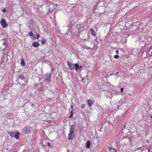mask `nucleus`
<instances>
[{
  "label": "nucleus",
  "mask_w": 152,
  "mask_h": 152,
  "mask_svg": "<svg viewBox=\"0 0 152 152\" xmlns=\"http://www.w3.org/2000/svg\"><path fill=\"white\" fill-rule=\"evenodd\" d=\"M71 107L72 108H73V106H72V105H71Z\"/></svg>",
  "instance_id": "30"
},
{
  "label": "nucleus",
  "mask_w": 152,
  "mask_h": 152,
  "mask_svg": "<svg viewBox=\"0 0 152 152\" xmlns=\"http://www.w3.org/2000/svg\"><path fill=\"white\" fill-rule=\"evenodd\" d=\"M47 144L49 146H50L51 145V144L50 143H48Z\"/></svg>",
  "instance_id": "25"
},
{
  "label": "nucleus",
  "mask_w": 152,
  "mask_h": 152,
  "mask_svg": "<svg viewBox=\"0 0 152 152\" xmlns=\"http://www.w3.org/2000/svg\"><path fill=\"white\" fill-rule=\"evenodd\" d=\"M83 68V67L82 66H80V68Z\"/></svg>",
  "instance_id": "29"
},
{
  "label": "nucleus",
  "mask_w": 152,
  "mask_h": 152,
  "mask_svg": "<svg viewBox=\"0 0 152 152\" xmlns=\"http://www.w3.org/2000/svg\"><path fill=\"white\" fill-rule=\"evenodd\" d=\"M123 91H124V88H121V92H123Z\"/></svg>",
  "instance_id": "21"
},
{
  "label": "nucleus",
  "mask_w": 152,
  "mask_h": 152,
  "mask_svg": "<svg viewBox=\"0 0 152 152\" xmlns=\"http://www.w3.org/2000/svg\"><path fill=\"white\" fill-rule=\"evenodd\" d=\"M0 23L3 28H4L7 27L8 26V24L6 23L5 20L4 18L1 19Z\"/></svg>",
  "instance_id": "2"
},
{
  "label": "nucleus",
  "mask_w": 152,
  "mask_h": 152,
  "mask_svg": "<svg viewBox=\"0 0 152 152\" xmlns=\"http://www.w3.org/2000/svg\"><path fill=\"white\" fill-rule=\"evenodd\" d=\"M118 72H117L116 73V74H118Z\"/></svg>",
  "instance_id": "33"
},
{
  "label": "nucleus",
  "mask_w": 152,
  "mask_h": 152,
  "mask_svg": "<svg viewBox=\"0 0 152 152\" xmlns=\"http://www.w3.org/2000/svg\"><path fill=\"white\" fill-rule=\"evenodd\" d=\"M75 126L73 125L71 126L69 130V133L68 134V138L69 140H71L73 139L74 135V130Z\"/></svg>",
  "instance_id": "1"
},
{
  "label": "nucleus",
  "mask_w": 152,
  "mask_h": 152,
  "mask_svg": "<svg viewBox=\"0 0 152 152\" xmlns=\"http://www.w3.org/2000/svg\"><path fill=\"white\" fill-rule=\"evenodd\" d=\"M19 132H17L15 136V138L16 139H19Z\"/></svg>",
  "instance_id": "14"
},
{
  "label": "nucleus",
  "mask_w": 152,
  "mask_h": 152,
  "mask_svg": "<svg viewBox=\"0 0 152 152\" xmlns=\"http://www.w3.org/2000/svg\"><path fill=\"white\" fill-rule=\"evenodd\" d=\"M21 64L23 66H26V64L25 62L22 58L21 59Z\"/></svg>",
  "instance_id": "11"
},
{
  "label": "nucleus",
  "mask_w": 152,
  "mask_h": 152,
  "mask_svg": "<svg viewBox=\"0 0 152 152\" xmlns=\"http://www.w3.org/2000/svg\"><path fill=\"white\" fill-rule=\"evenodd\" d=\"M148 152H151V151H150V149H148Z\"/></svg>",
  "instance_id": "26"
},
{
  "label": "nucleus",
  "mask_w": 152,
  "mask_h": 152,
  "mask_svg": "<svg viewBox=\"0 0 152 152\" xmlns=\"http://www.w3.org/2000/svg\"><path fill=\"white\" fill-rule=\"evenodd\" d=\"M151 119H152V115H151Z\"/></svg>",
  "instance_id": "32"
},
{
  "label": "nucleus",
  "mask_w": 152,
  "mask_h": 152,
  "mask_svg": "<svg viewBox=\"0 0 152 152\" xmlns=\"http://www.w3.org/2000/svg\"><path fill=\"white\" fill-rule=\"evenodd\" d=\"M151 56H152V52H151Z\"/></svg>",
  "instance_id": "31"
},
{
  "label": "nucleus",
  "mask_w": 152,
  "mask_h": 152,
  "mask_svg": "<svg viewBox=\"0 0 152 152\" xmlns=\"http://www.w3.org/2000/svg\"><path fill=\"white\" fill-rule=\"evenodd\" d=\"M46 80H48V81H50V79H49V78H47L46 79Z\"/></svg>",
  "instance_id": "27"
},
{
  "label": "nucleus",
  "mask_w": 152,
  "mask_h": 152,
  "mask_svg": "<svg viewBox=\"0 0 152 152\" xmlns=\"http://www.w3.org/2000/svg\"><path fill=\"white\" fill-rule=\"evenodd\" d=\"M75 70L77 71V70H79L80 69V66L77 63L75 64Z\"/></svg>",
  "instance_id": "10"
},
{
  "label": "nucleus",
  "mask_w": 152,
  "mask_h": 152,
  "mask_svg": "<svg viewBox=\"0 0 152 152\" xmlns=\"http://www.w3.org/2000/svg\"><path fill=\"white\" fill-rule=\"evenodd\" d=\"M23 131L25 132L28 133L30 131V129L28 127H26L24 128Z\"/></svg>",
  "instance_id": "8"
},
{
  "label": "nucleus",
  "mask_w": 152,
  "mask_h": 152,
  "mask_svg": "<svg viewBox=\"0 0 152 152\" xmlns=\"http://www.w3.org/2000/svg\"><path fill=\"white\" fill-rule=\"evenodd\" d=\"M2 11L3 12H6V10L5 9V8H4V9H3L2 10Z\"/></svg>",
  "instance_id": "20"
},
{
  "label": "nucleus",
  "mask_w": 152,
  "mask_h": 152,
  "mask_svg": "<svg viewBox=\"0 0 152 152\" xmlns=\"http://www.w3.org/2000/svg\"><path fill=\"white\" fill-rule=\"evenodd\" d=\"M27 27H28L29 28L30 27V25H27Z\"/></svg>",
  "instance_id": "28"
},
{
  "label": "nucleus",
  "mask_w": 152,
  "mask_h": 152,
  "mask_svg": "<svg viewBox=\"0 0 152 152\" xmlns=\"http://www.w3.org/2000/svg\"><path fill=\"white\" fill-rule=\"evenodd\" d=\"M4 40V39H3L2 40Z\"/></svg>",
  "instance_id": "34"
},
{
  "label": "nucleus",
  "mask_w": 152,
  "mask_h": 152,
  "mask_svg": "<svg viewBox=\"0 0 152 152\" xmlns=\"http://www.w3.org/2000/svg\"><path fill=\"white\" fill-rule=\"evenodd\" d=\"M88 103L90 106H91L92 104V101L91 99H88Z\"/></svg>",
  "instance_id": "12"
},
{
  "label": "nucleus",
  "mask_w": 152,
  "mask_h": 152,
  "mask_svg": "<svg viewBox=\"0 0 152 152\" xmlns=\"http://www.w3.org/2000/svg\"><path fill=\"white\" fill-rule=\"evenodd\" d=\"M90 142L89 140L87 141L86 143V145L87 147L88 148H90Z\"/></svg>",
  "instance_id": "13"
},
{
  "label": "nucleus",
  "mask_w": 152,
  "mask_h": 152,
  "mask_svg": "<svg viewBox=\"0 0 152 152\" xmlns=\"http://www.w3.org/2000/svg\"><path fill=\"white\" fill-rule=\"evenodd\" d=\"M90 31H91V34L94 36L96 35L94 29L92 28H90Z\"/></svg>",
  "instance_id": "9"
},
{
  "label": "nucleus",
  "mask_w": 152,
  "mask_h": 152,
  "mask_svg": "<svg viewBox=\"0 0 152 152\" xmlns=\"http://www.w3.org/2000/svg\"><path fill=\"white\" fill-rule=\"evenodd\" d=\"M85 107V104H82L81 106V109H83Z\"/></svg>",
  "instance_id": "19"
},
{
  "label": "nucleus",
  "mask_w": 152,
  "mask_h": 152,
  "mask_svg": "<svg viewBox=\"0 0 152 152\" xmlns=\"http://www.w3.org/2000/svg\"><path fill=\"white\" fill-rule=\"evenodd\" d=\"M32 45L34 47H37L39 45V44L38 42H34L32 43Z\"/></svg>",
  "instance_id": "4"
},
{
  "label": "nucleus",
  "mask_w": 152,
  "mask_h": 152,
  "mask_svg": "<svg viewBox=\"0 0 152 152\" xmlns=\"http://www.w3.org/2000/svg\"><path fill=\"white\" fill-rule=\"evenodd\" d=\"M28 35H29L30 37H31L33 36V33L32 32H28Z\"/></svg>",
  "instance_id": "18"
},
{
  "label": "nucleus",
  "mask_w": 152,
  "mask_h": 152,
  "mask_svg": "<svg viewBox=\"0 0 152 152\" xmlns=\"http://www.w3.org/2000/svg\"><path fill=\"white\" fill-rule=\"evenodd\" d=\"M118 58L117 57H116V58Z\"/></svg>",
  "instance_id": "35"
},
{
  "label": "nucleus",
  "mask_w": 152,
  "mask_h": 152,
  "mask_svg": "<svg viewBox=\"0 0 152 152\" xmlns=\"http://www.w3.org/2000/svg\"><path fill=\"white\" fill-rule=\"evenodd\" d=\"M7 45V43L5 42L4 41L2 44L3 47H1V48H0V49L2 50H4L6 48Z\"/></svg>",
  "instance_id": "5"
},
{
  "label": "nucleus",
  "mask_w": 152,
  "mask_h": 152,
  "mask_svg": "<svg viewBox=\"0 0 152 152\" xmlns=\"http://www.w3.org/2000/svg\"><path fill=\"white\" fill-rule=\"evenodd\" d=\"M12 137H13L14 136V134H15V133L13 132H9L8 133Z\"/></svg>",
  "instance_id": "16"
},
{
  "label": "nucleus",
  "mask_w": 152,
  "mask_h": 152,
  "mask_svg": "<svg viewBox=\"0 0 152 152\" xmlns=\"http://www.w3.org/2000/svg\"><path fill=\"white\" fill-rule=\"evenodd\" d=\"M25 77L24 75L23 74H19L18 77V79H20L22 80L24 79Z\"/></svg>",
  "instance_id": "7"
},
{
  "label": "nucleus",
  "mask_w": 152,
  "mask_h": 152,
  "mask_svg": "<svg viewBox=\"0 0 152 152\" xmlns=\"http://www.w3.org/2000/svg\"><path fill=\"white\" fill-rule=\"evenodd\" d=\"M72 115H73L72 112V111L71 112V114L70 116V118H72Z\"/></svg>",
  "instance_id": "23"
},
{
  "label": "nucleus",
  "mask_w": 152,
  "mask_h": 152,
  "mask_svg": "<svg viewBox=\"0 0 152 152\" xmlns=\"http://www.w3.org/2000/svg\"><path fill=\"white\" fill-rule=\"evenodd\" d=\"M46 40L44 38L41 41L42 44H45L46 42Z\"/></svg>",
  "instance_id": "17"
},
{
  "label": "nucleus",
  "mask_w": 152,
  "mask_h": 152,
  "mask_svg": "<svg viewBox=\"0 0 152 152\" xmlns=\"http://www.w3.org/2000/svg\"><path fill=\"white\" fill-rule=\"evenodd\" d=\"M37 36V37H34L33 39H38L40 37V35L39 34H37L36 35Z\"/></svg>",
  "instance_id": "15"
},
{
  "label": "nucleus",
  "mask_w": 152,
  "mask_h": 152,
  "mask_svg": "<svg viewBox=\"0 0 152 152\" xmlns=\"http://www.w3.org/2000/svg\"><path fill=\"white\" fill-rule=\"evenodd\" d=\"M114 57H119V56L117 55H115L114 56Z\"/></svg>",
  "instance_id": "24"
},
{
  "label": "nucleus",
  "mask_w": 152,
  "mask_h": 152,
  "mask_svg": "<svg viewBox=\"0 0 152 152\" xmlns=\"http://www.w3.org/2000/svg\"><path fill=\"white\" fill-rule=\"evenodd\" d=\"M109 152H116L115 150L113 147H109Z\"/></svg>",
  "instance_id": "6"
},
{
  "label": "nucleus",
  "mask_w": 152,
  "mask_h": 152,
  "mask_svg": "<svg viewBox=\"0 0 152 152\" xmlns=\"http://www.w3.org/2000/svg\"><path fill=\"white\" fill-rule=\"evenodd\" d=\"M67 65L69 68L72 70L74 69L75 68V64L74 65V64H72L70 62H67Z\"/></svg>",
  "instance_id": "3"
},
{
  "label": "nucleus",
  "mask_w": 152,
  "mask_h": 152,
  "mask_svg": "<svg viewBox=\"0 0 152 152\" xmlns=\"http://www.w3.org/2000/svg\"><path fill=\"white\" fill-rule=\"evenodd\" d=\"M119 51L118 50H116L115 51V53H116V54H119Z\"/></svg>",
  "instance_id": "22"
}]
</instances>
